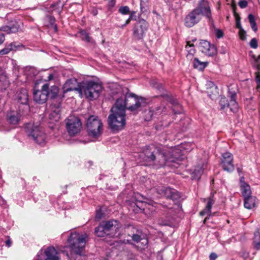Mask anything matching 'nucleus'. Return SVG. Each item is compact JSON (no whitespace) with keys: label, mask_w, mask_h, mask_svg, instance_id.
<instances>
[{"label":"nucleus","mask_w":260,"mask_h":260,"mask_svg":"<svg viewBox=\"0 0 260 260\" xmlns=\"http://www.w3.org/2000/svg\"><path fill=\"white\" fill-rule=\"evenodd\" d=\"M144 159L159 168L165 166L177 167L180 160V151L177 148L171 149L168 153L166 150L153 145L146 146L143 150Z\"/></svg>","instance_id":"obj_1"},{"label":"nucleus","mask_w":260,"mask_h":260,"mask_svg":"<svg viewBox=\"0 0 260 260\" xmlns=\"http://www.w3.org/2000/svg\"><path fill=\"white\" fill-rule=\"evenodd\" d=\"M87 237L86 234H80L77 232L71 233L68 243L71 249L72 258L74 260H85L83 251Z\"/></svg>","instance_id":"obj_2"},{"label":"nucleus","mask_w":260,"mask_h":260,"mask_svg":"<svg viewBox=\"0 0 260 260\" xmlns=\"http://www.w3.org/2000/svg\"><path fill=\"white\" fill-rule=\"evenodd\" d=\"M147 104L145 98H138L133 93H126L124 96L118 98L115 105L125 112L127 109L131 111H137Z\"/></svg>","instance_id":"obj_3"},{"label":"nucleus","mask_w":260,"mask_h":260,"mask_svg":"<svg viewBox=\"0 0 260 260\" xmlns=\"http://www.w3.org/2000/svg\"><path fill=\"white\" fill-rule=\"evenodd\" d=\"M108 124L113 132H118L125 125V112L114 104L111 109L108 119Z\"/></svg>","instance_id":"obj_4"},{"label":"nucleus","mask_w":260,"mask_h":260,"mask_svg":"<svg viewBox=\"0 0 260 260\" xmlns=\"http://www.w3.org/2000/svg\"><path fill=\"white\" fill-rule=\"evenodd\" d=\"M121 228V224L117 220H110L101 222L100 225L95 228L94 232L98 237L109 236L111 237H117L120 236L119 231Z\"/></svg>","instance_id":"obj_5"},{"label":"nucleus","mask_w":260,"mask_h":260,"mask_svg":"<svg viewBox=\"0 0 260 260\" xmlns=\"http://www.w3.org/2000/svg\"><path fill=\"white\" fill-rule=\"evenodd\" d=\"M59 88L56 86H52L49 88L48 83L44 84L41 90L37 89L36 85L33 91L34 101L39 104H43L46 103L48 98H55L58 94Z\"/></svg>","instance_id":"obj_6"},{"label":"nucleus","mask_w":260,"mask_h":260,"mask_svg":"<svg viewBox=\"0 0 260 260\" xmlns=\"http://www.w3.org/2000/svg\"><path fill=\"white\" fill-rule=\"evenodd\" d=\"M25 131L28 136L39 145H44L46 136L38 122H29L25 125Z\"/></svg>","instance_id":"obj_7"},{"label":"nucleus","mask_w":260,"mask_h":260,"mask_svg":"<svg viewBox=\"0 0 260 260\" xmlns=\"http://www.w3.org/2000/svg\"><path fill=\"white\" fill-rule=\"evenodd\" d=\"M86 127L88 135L94 139L101 136L103 131V123L95 115L90 116L87 121Z\"/></svg>","instance_id":"obj_8"},{"label":"nucleus","mask_w":260,"mask_h":260,"mask_svg":"<svg viewBox=\"0 0 260 260\" xmlns=\"http://www.w3.org/2000/svg\"><path fill=\"white\" fill-rule=\"evenodd\" d=\"M168 211L164 217H161L157 220L160 225L173 226L176 221V215L181 211V206L179 204H175L173 207H168Z\"/></svg>","instance_id":"obj_9"},{"label":"nucleus","mask_w":260,"mask_h":260,"mask_svg":"<svg viewBox=\"0 0 260 260\" xmlns=\"http://www.w3.org/2000/svg\"><path fill=\"white\" fill-rule=\"evenodd\" d=\"M101 90V85L94 81H86L81 84V94L83 92L85 96L90 100L97 99Z\"/></svg>","instance_id":"obj_10"},{"label":"nucleus","mask_w":260,"mask_h":260,"mask_svg":"<svg viewBox=\"0 0 260 260\" xmlns=\"http://www.w3.org/2000/svg\"><path fill=\"white\" fill-rule=\"evenodd\" d=\"M67 131L71 136L78 134L82 128L80 119L75 116H70L65 120Z\"/></svg>","instance_id":"obj_11"},{"label":"nucleus","mask_w":260,"mask_h":260,"mask_svg":"<svg viewBox=\"0 0 260 260\" xmlns=\"http://www.w3.org/2000/svg\"><path fill=\"white\" fill-rule=\"evenodd\" d=\"M156 190L158 194L173 201H177L181 198L180 193L177 190L169 187L159 186L156 188Z\"/></svg>","instance_id":"obj_12"},{"label":"nucleus","mask_w":260,"mask_h":260,"mask_svg":"<svg viewBox=\"0 0 260 260\" xmlns=\"http://www.w3.org/2000/svg\"><path fill=\"white\" fill-rule=\"evenodd\" d=\"M148 23L144 20H141L136 23L133 28V38L140 40L143 38L148 29Z\"/></svg>","instance_id":"obj_13"},{"label":"nucleus","mask_w":260,"mask_h":260,"mask_svg":"<svg viewBox=\"0 0 260 260\" xmlns=\"http://www.w3.org/2000/svg\"><path fill=\"white\" fill-rule=\"evenodd\" d=\"M194 10L201 16H204L208 18L209 22H211L212 23V26H214V24L213 23V20L212 19L211 9L208 1L205 0H201L199 3L198 6L194 9Z\"/></svg>","instance_id":"obj_14"},{"label":"nucleus","mask_w":260,"mask_h":260,"mask_svg":"<svg viewBox=\"0 0 260 260\" xmlns=\"http://www.w3.org/2000/svg\"><path fill=\"white\" fill-rule=\"evenodd\" d=\"M81 83H79L75 78L70 79L68 80L63 86V92L64 93L71 91H77L80 94H81Z\"/></svg>","instance_id":"obj_15"},{"label":"nucleus","mask_w":260,"mask_h":260,"mask_svg":"<svg viewBox=\"0 0 260 260\" xmlns=\"http://www.w3.org/2000/svg\"><path fill=\"white\" fill-rule=\"evenodd\" d=\"M201 16L193 9L185 18L184 24L186 26L191 27L201 20Z\"/></svg>","instance_id":"obj_16"},{"label":"nucleus","mask_w":260,"mask_h":260,"mask_svg":"<svg viewBox=\"0 0 260 260\" xmlns=\"http://www.w3.org/2000/svg\"><path fill=\"white\" fill-rule=\"evenodd\" d=\"M233 156L231 153L225 152L222 154L221 167L224 171L228 172L234 171V166L233 164Z\"/></svg>","instance_id":"obj_17"},{"label":"nucleus","mask_w":260,"mask_h":260,"mask_svg":"<svg viewBox=\"0 0 260 260\" xmlns=\"http://www.w3.org/2000/svg\"><path fill=\"white\" fill-rule=\"evenodd\" d=\"M200 50L204 54L208 56H213L216 54V48L214 45L206 40H202L199 44Z\"/></svg>","instance_id":"obj_18"},{"label":"nucleus","mask_w":260,"mask_h":260,"mask_svg":"<svg viewBox=\"0 0 260 260\" xmlns=\"http://www.w3.org/2000/svg\"><path fill=\"white\" fill-rule=\"evenodd\" d=\"M21 115L19 111L9 110L6 114V119L11 124L16 125L19 124L21 120Z\"/></svg>","instance_id":"obj_19"},{"label":"nucleus","mask_w":260,"mask_h":260,"mask_svg":"<svg viewBox=\"0 0 260 260\" xmlns=\"http://www.w3.org/2000/svg\"><path fill=\"white\" fill-rule=\"evenodd\" d=\"M136 231L135 233V232L133 231V234H128V236L132 237V240L134 242L136 243H141L143 247L147 245L148 243V240L146 236L142 234L141 231Z\"/></svg>","instance_id":"obj_20"},{"label":"nucleus","mask_w":260,"mask_h":260,"mask_svg":"<svg viewBox=\"0 0 260 260\" xmlns=\"http://www.w3.org/2000/svg\"><path fill=\"white\" fill-rule=\"evenodd\" d=\"M17 100L21 104L25 106L26 109H29L28 94L27 90L24 88H21L17 94Z\"/></svg>","instance_id":"obj_21"},{"label":"nucleus","mask_w":260,"mask_h":260,"mask_svg":"<svg viewBox=\"0 0 260 260\" xmlns=\"http://www.w3.org/2000/svg\"><path fill=\"white\" fill-rule=\"evenodd\" d=\"M165 107L162 108L161 107H158L155 110L152 109H149L148 110H146L144 112V119L146 121H150L153 119V117H155V115L161 114L164 111Z\"/></svg>","instance_id":"obj_22"},{"label":"nucleus","mask_w":260,"mask_h":260,"mask_svg":"<svg viewBox=\"0 0 260 260\" xmlns=\"http://www.w3.org/2000/svg\"><path fill=\"white\" fill-rule=\"evenodd\" d=\"M51 112L49 116L50 119L57 121L60 118V103L52 104L51 105Z\"/></svg>","instance_id":"obj_23"},{"label":"nucleus","mask_w":260,"mask_h":260,"mask_svg":"<svg viewBox=\"0 0 260 260\" xmlns=\"http://www.w3.org/2000/svg\"><path fill=\"white\" fill-rule=\"evenodd\" d=\"M46 256L45 260H60V256L58 252L53 247H49L45 251Z\"/></svg>","instance_id":"obj_24"},{"label":"nucleus","mask_w":260,"mask_h":260,"mask_svg":"<svg viewBox=\"0 0 260 260\" xmlns=\"http://www.w3.org/2000/svg\"><path fill=\"white\" fill-rule=\"evenodd\" d=\"M137 196L138 197H136V203L134 204V207L136 206L137 209H135L134 210L137 212L139 211V210H142L145 212L147 209H149V205L142 200L143 197L139 194H137Z\"/></svg>","instance_id":"obj_25"},{"label":"nucleus","mask_w":260,"mask_h":260,"mask_svg":"<svg viewBox=\"0 0 260 260\" xmlns=\"http://www.w3.org/2000/svg\"><path fill=\"white\" fill-rule=\"evenodd\" d=\"M204 201H207L206 206L204 210L200 212V214L202 216L205 215H208V216H210L211 213V208L212 205L214 204L215 202V201L213 199V196H211L207 199H205Z\"/></svg>","instance_id":"obj_26"},{"label":"nucleus","mask_w":260,"mask_h":260,"mask_svg":"<svg viewBox=\"0 0 260 260\" xmlns=\"http://www.w3.org/2000/svg\"><path fill=\"white\" fill-rule=\"evenodd\" d=\"M243 178H241L240 180V187L241 191L244 199L251 196V190L250 186L243 181Z\"/></svg>","instance_id":"obj_27"},{"label":"nucleus","mask_w":260,"mask_h":260,"mask_svg":"<svg viewBox=\"0 0 260 260\" xmlns=\"http://www.w3.org/2000/svg\"><path fill=\"white\" fill-rule=\"evenodd\" d=\"M210 89L207 91L208 96L211 99H214L218 94L217 86L212 82H208L206 85Z\"/></svg>","instance_id":"obj_28"},{"label":"nucleus","mask_w":260,"mask_h":260,"mask_svg":"<svg viewBox=\"0 0 260 260\" xmlns=\"http://www.w3.org/2000/svg\"><path fill=\"white\" fill-rule=\"evenodd\" d=\"M256 198L254 196H250L244 199V205L245 208L251 209L255 206Z\"/></svg>","instance_id":"obj_29"},{"label":"nucleus","mask_w":260,"mask_h":260,"mask_svg":"<svg viewBox=\"0 0 260 260\" xmlns=\"http://www.w3.org/2000/svg\"><path fill=\"white\" fill-rule=\"evenodd\" d=\"M208 64L206 61H201L197 58H194L193 60V66L194 68L200 71H203Z\"/></svg>","instance_id":"obj_30"},{"label":"nucleus","mask_w":260,"mask_h":260,"mask_svg":"<svg viewBox=\"0 0 260 260\" xmlns=\"http://www.w3.org/2000/svg\"><path fill=\"white\" fill-rule=\"evenodd\" d=\"M16 48V45L11 43L5 46V47L0 50V56L8 54L10 51Z\"/></svg>","instance_id":"obj_31"},{"label":"nucleus","mask_w":260,"mask_h":260,"mask_svg":"<svg viewBox=\"0 0 260 260\" xmlns=\"http://www.w3.org/2000/svg\"><path fill=\"white\" fill-rule=\"evenodd\" d=\"M228 107L230 108L232 112L234 113L237 112L238 110V104L236 102V100H231L230 103L228 104Z\"/></svg>","instance_id":"obj_32"},{"label":"nucleus","mask_w":260,"mask_h":260,"mask_svg":"<svg viewBox=\"0 0 260 260\" xmlns=\"http://www.w3.org/2000/svg\"><path fill=\"white\" fill-rule=\"evenodd\" d=\"M19 27L17 25H13L12 26H6L2 28V30L4 31L7 32L8 34L15 33L18 30Z\"/></svg>","instance_id":"obj_33"},{"label":"nucleus","mask_w":260,"mask_h":260,"mask_svg":"<svg viewBox=\"0 0 260 260\" xmlns=\"http://www.w3.org/2000/svg\"><path fill=\"white\" fill-rule=\"evenodd\" d=\"M81 38L82 40L85 41L87 42H91L92 39L89 36V34L84 30H81L79 31Z\"/></svg>","instance_id":"obj_34"},{"label":"nucleus","mask_w":260,"mask_h":260,"mask_svg":"<svg viewBox=\"0 0 260 260\" xmlns=\"http://www.w3.org/2000/svg\"><path fill=\"white\" fill-rule=\"evenodd\" d=\"M151 85L154 88L157 89L160 91H162L164 90V88L161 83H159L156 80H152L151 81Z\"/></svg>","instance_id":"obj_35"},{"label":"nucleus","mask_w":260,"mask_h":260,"mask_svg":"<svg viewBox=\"0 0 260 260\" xmlns=\"http://www.w3.org/2000/svg\"><path fill=\"white\" fill-rule=\"evenodd\" d=\"M186 49L189 54L193 55L195 53V49L194 48V45L191 43L190 41L187 42V45H186Z\"/></svg>","instance_id":"obj_36"},{"label":"nucleus","mask_w":260,"mask_h":260,"mask_svg":"<svg viewBox=\"0 0 260 260\" xmlns=\"http://www.w3.org/2000/svg\"><path fill=\"white\" fill-rule=\"evenodd\" d=\"M228 100L225 97L221 98L219 104L221 110L224 109L226 107H228Z\"/></svg>","instance_id":"obj_37"},{"label":"nucleus","mask_w":260,"mask_h":260,"mask_svg":"<svg viewBox=\"0 0 260 260\" xmlns=\"http://www.w3.org/2000/svg\"><path fill=\"white\" fill-rule=\"evenodd\" d=\"M203 173V170L202 168L197 167L194 169L193 176L194 178L199 179Z\"/></svg>","instance_id":"obj_38"},{"label":"nucleus","mask_w":260,"mask_h":260,"mask_svg":"<svg viewBox=\"0 0 260 260\" xmlns=\"http://www.w3.org/2000/svg\"><path fill=\"white\" fill-rule=\"evenodd\" d=\"M118 11L122 15H126L129 13V8L128 6H121L119 8Z\"/></svg>","instance_id":"obj_39"},{"label":"nucleus","mask_w":260,"mask_h":260,"mask_svg":"<svg viewBox=\"0 0 260 260\" xmlns=\"http://www.w3.org/2000/svg\"><path fill=\"white\" fill-rule=\"evenodd\" d=\"M250 46L254 49H256L258 47L257 41L255 38H253L250 42Z\"/></svg>","instance_id":"obj_40"},{"label":"nucleus","mask_w":260,"mask_h":260,"mask_svg":"<svg viewBox=\"0 0 260 260\" xmlns=\"http://www.w3.org/2000/svg\"><path fill=\"white\" fill-rule=\"evenodd\" d=\"M239 34L240 39L241 40H246V31L243 29H241V30H239Z\"/></svg>","instance_id":"obj_41"},{"label":"nucleus","mask_w":260,"mask_h":260,"mask_svg":"<svg viewBox=\"0 0 260 260\" xmlns=\"http://www.w3.org/2000/svg\"><path fill=\"white\" fill-rule=\"evenodd\" d=\"M229 94L231 98V100H236V92L235 91H231V89H229Z\"/></svg>","instance_id":"obj_42"},{"label":"nucleus","mask_w":260,"mask_h":260,"mask_svg":"<svg viewBox=\"0 0 260 260\" xmlns=\"http://www.w3.org/2000/svg\"><path fill=\"white\" fill-rule=\"evenodd\" d=\"M238 5L241 8H245L247 6L248 3L246 1H240Z\"/></svg>","instance_id":"obj_43"},{"label":"nucleus","mask_w":260,"mask_h":260,"mask_svg":"<svg viewBox=\"0 0 260 260\" xmlns=\"http://www.w3.org/2000/svg\"><path fill=\"white\" fill-rule=\"evenodd\" d=\"M215 34L218 38H221L223 36V31L219 29H216L215 30Z\"/></svg>","instance_id":"obj_44"},{"label":"nucleus","mask_w":260,"mask_h":260,"mask_svg":"<svg viewBox=\"0 0 260 260\" xmlns=\"http://www.w3.org/2000/svg\"><path fill=\"white\" fill-rule=\"evenodd\" d=\"M236 27L237 28H238L239 30H241V29H243L241 26L239 17H236Z\"/></svg>","instance_id":"obj_45"},{"label":"nucleus","mask_w":260,"mask_h":260,"mask_svg":"<svg viewBox=\"0 0 260 260\" xmlns=\"http://www.w3.org/2000/svg\"><path fill=\"white\" fill-rule=\"evenodd\" d=\"M103 217V213L101 210H99L96 211V215H95V218L96 219L100 220Z\"/></svg>","instance_id":"obj_46"},{"label":"nucleus","mask_w":260,"mask_h":260,"mask_svg":"<svg viewBox=\"0 0 260 260\" xmlns=\"http://www.w3.org/2000/svg\"><path fill=\"white\" fill-rule=\"evenodd\" d=\"M248 18L250 24L255 22L254 16L252 14H249L248 16Z\"/></svg>","instance_id":"obj_47"},{"label":"nucleus","mask_w":260,"mask_h":260,"mask_svg":"<svg viewBox=\"0 0 260 260\" xmlns=\"http://www.w3.org/2000/svg\"><path fill=\"white\" fill-rule=\"evenodd\" d=\"M253 245L254 248L257 250H260V241L259 242H256L255 241H254L253 242Z\"/></svg>","instance_id":"obj_48"},{"label":"nucleus","mask_w":260,"mask_h":260,"mask_svg":"<svg viewBox=\"0 0 260 260\" xmlns=\"http://www.w3.org/2000/svg\"><path fill=\"white\" fill-rule=\"evenodd\" d=\"M255 74V81L257 84V86H259L260 85V74H259L258 72H256Z\"/></svg>","instance_id":"obj_49"},{"label":"nucleus","mask_w":260,"mask_h":260,"mask_svg":"<svg viewBox=\"0 0 260 260\" xmlns=\"http://www.w3.org/2000/svg\"><path fill=\"white\" fill-rule=\"evenodd\" d=\"M55 20L54 18H50V23L54 27V29L55 31H57V25L56 24L54 25Z\"/></svg>","instance_id":"obj_50"},{"label":"nucleus","mask_w":260,"mask_h":260,"mask_svg":"<svg viewBox=\"0 0 260 260\" xmlns=\"http://www.w3.org/2000/svg\"><path fill=\"white\" fill-rule=\"evenodd\" d=\"M250 24V26H251V27L252 29L254 32H256L257 30V25H256V22Z\"/></svg>","instance_id":"obj_51"},{"label":"nucleus","mask_w":260,"mask_h":260,"mask_svg":"<svg viewBox=\"0 0 260 260\" xmlns=\"http://www.w3.org/2000/svg\"><path fill=\"white\" fill-rule=\"evenodd\" d=\"M5 40V37L4 34L0 32V45L2 44Z\"/></svg>","instance_id":"obj_52"},{"label":"nucleus","mask_w":260,"mask_h":260,"mask_svg":"<svg viewBox=\"0 0 260 260\" xmlns=\"http://www.w3.org/2000/svg\"><path fill=\"white\" fill-rule=\"evenodd\" d=\"M132 16L131 15L129 16V17L126 20L125 23L124 24H123L122 26H121V27H123L124 26H126V25H127L129 23L130 21H131V20L132 19Z\"/></svg>","instance_id":"obj_53"},{"label":"nucleus","mask_w":260,"mask_h":260,"mask_svg":"<svg viewBox=\"0 0 260 260\" xmlns=\"http://www.w3.org/2000/svg\"><path fill=\"white\" fill-rule=\"evenodd\" d=\"M216 258H217V255H216V254H215L214 253H212L210 255V259L211 260H215Z\"/></svg>","instance_id":"obj_54"},{"label":"nucleus","mask_w":260,"mask_h":260,"mask_svg":"<svg viewBox=\"0 0 260 260\" xmlns=\"http://www.w3.org/2000/svg\"><path fill=\"white\" fill-rule=\"evenodd\" d=\"M6 245L7 246H8V247H10L11 245H12V241L10 239H8L6 241Z\"/></svg>","instance_id":"obj_55"},{"label":"nucleus","mask_w":260,"mask_h":260,"mask_svg":"<svg viewBox=\"0 0 260 260\" xmlns=\"http://www.w3.org/2000/svg\"><path fill=\"white\" fill-rule=\"evenodd\" d=\"M126 260H136L135 255L133 253H131L129 255V257Z\"/></svg>","instance_id":"obj_56"},{"label":"nucleus","mask_w":260,"mask_h":260,"mask_svg":"<svg viewBox=\"0 0 260 260\" xmlns=\"http://www.w3.org/2000/svg\"><path fill=\"white\" fill-rule=\"evenodd\" d=\"M115 4V0H111V1L110 2L109 5L113 7Z\"/></svg>","instance_id":"obj_57"},{"label":"nucleus","mask_w":260,"mask_h":260,"mask_svg":"<svg viewBox=\"0 0 260 260\" xmlns=\"http://www.w3.org/2000/svg\"><path fill=\"white\" fill-rule=\"evenodd\" d=\"M243 256L245 258H246L248 256V253L244 252H243Z\"/></svg>","instance_id":"obj_58"},{"label":"nucleus","mask_w":260,"mask_h":260,"mask_svg":"<svg viewBox=\"0 0 260 260\" xmlns=\"http://www.w3.org/2000/svg\"><path fill=\"white\" fill-rule=\"evenodd\" d=\"M53 74H50L48 77V79L49 80H51L53 79Z\"/></svg>","instance_id":"obj_59"},{"label":"nucleus","mask_w":260,"mask_h":260,"mask_svg":"<svg viewBox=\"0 0 260 260\" xmlns=\"http://www.w3.org/2000/svg\"><path fill=\"white\" fill-rule=\"evenodd\" d=\"M254 236H255V238H256L257 236L258 237L259 236V233H255Z\"/></svg>","instance_id":"obj_60"},{"label":"nucleus","mask_w":260,"mask_h":260,"mask_svg":"<svg viewBox=\"0 0 260 260\" xmlns=\"http://www.w3.org/2000/svg\"><path fill=\"white\" fill-rule=\"evenodd\" d=\"M257 68L258 70H259V64L257 65Z\"/></svg>","instance_id":"obj_61"},{"label":"nucleus","mask_w":260,"mask_h":260,"mask_svg":"<svg viewBox=\"0 0 260 260\" xmlns=\"http://www.w3.org/2000/svg\"><path fill=\"white\" fill-rule=\"evenodd\" d=\"M255 61H256V62H258V59H256L255 60Z\"/></svg>","instance_id":"obj_62"},{"label":"nucleus","mask_w":260,"mask_h":260,"mask_svg":"<svg viewBox=\"0 0 260 260\" xmlns=\"http://www.w3.org/2000/svg\"><path fill=\"white\" fill-rule=\"evenodd\" d=\"M38 260H42V259H41V258H39H39H38Z\"/></svg>","instance_id":"obj_63"},{"label":"nucleus","mask_w":260,"mask_h":260,"mask_svg":"<svg viewBox=\"0 0 260 260\" xmlns=\"http://www.w3.org/2000/svg\"><path fill=\"white\" fill-rule=\"evenodd\" d=\"M258 59H260V55L258 56Z\"/></svg>","instance_id":"obj_64"}]
</instances>
